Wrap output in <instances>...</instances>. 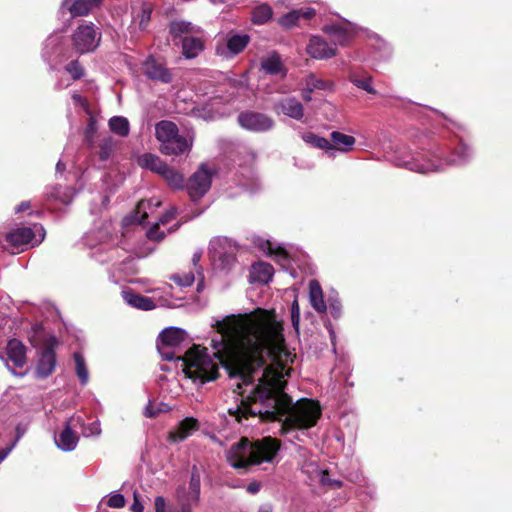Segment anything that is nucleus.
Instances as JSON below:
<instances>
[{
	"instance_id": "f257e3e1",
	"label": "nucleus",
	"mask_w": 512,
	"mask_h": 512,
	"mask_svg": "<svg viewBox=\"0 0 512 512\" xmlns=\"http://www.w3.org/2000/svg\"><path fill=\"white\" fill-rule=\"evenodd\" d=\"M213 326L219 334L211 340L213 355L198 345L184 355H177L176 350L188 334L182 328L170 326L157 339L161 358L175 359L176 368L198 386L215 380L221 364L230 378L239 380V393L247 394L244 413L262 421H277L279 435L290 443L309 438L310 428L322 415L320 405L311 399L293 403L284 392L282 374L265 364L264 353H277L284 344L283 327L275 312L258 309L249 314H230L216 319Z\"/></svg>"
},
{
	"instance_id": "f03ea898",
	"label": "nucleus",
	"mask_w": 512,
	"mask_h": 512,
	"mask_svg": "<svg viewBox=\"0 0 512 512\" xmlns=\"http://www.w3.org/2000/svg\"><path fill=\"white\" fill-rule=\"evenodd\" d=\"M448 128L455 135L454 139H421L413 143V147L398 148L391 161L398 167L422 174L442 172L448 167L469 163L473 157V149L460 135L462 127L451 122V127Z\"/></svg>"
},
{
	"instance_id": "7ed1b4c3",
	"label": "nucleus",
	"mask_w": 512,
	"mask_h": 512,
	"mask_svg": "<svg viewBox=\"0 0 512 512\" xmlns=\"http://www.w3.org/2000/svg\"><path fill=\"white\" fill-rule=\"evenodd\" d=\"M280 448V441L270 436L254 442L242 438L230 447L226 453V458L235 469H246L248 466L262 463L273 464Z\"/></svg>"
},
{
	"instance_id": "20e7f679",
	"label": "nucleus",
	"mask_w": 512,
	"mask_h": 512,
	"mask_svg": "<svg viewBox=\"0 0 512 512\" xmlns=\"http://www.w3.org/2000/svg\"><path fill=\"white\" fill-rule=\"evenodd\" d=\"M155 136L160 142V151L167 156L188 155L194 142V132H179L178 126L168 120H162L155 126Z\"/></svg>"
},
{
	"instance_id": "39448f33",
	"label": "nucleus",
	"mask_w": 512,
	"mask_h": 512,
	"mask_svg": "<svg viewBox=\"0 0 512 512\" xmlns=\"http://www.w3.org/2000/svg\"><path fill=\"white\" fill-rule=\"evenodd\" d=\"M237 245L227 237H215L209 243L208 253L215 269L232 271L237 261Z\"/></svg>"
},
{
	"instance_id": "423d86ee",
	"label": "nucleus",
	"mask_w": 512,
	"mask_h": 512,
	"mask_svg": "<svg viewBox=\"0 0 512 512\" xmlns=\"http://www.w3.org/2000/svg\"><path fill=\"white\" fill-rule=\"evenodd\" d=\"M109 239L110 237L104 229H97L86 233L83 240L84 245L91 250L90 257L102 264L117 262L121 257L122 250L109 244Z\"/></svg>"
},
{
	"instance_id": "0eeeda50",
	"label": "nucleus",
	"mask_w": 512,
	"mask_h": 512,
	"mask_svg": "<svg viewBox=\"0 0 512 512\" xmlns=\"http://www.w3.org/2000/svg\"><path fill=\"white\" fill-rule=\"evenodd\" d=\"M44 227L39 223L31 226H20L5 235V241L17 252L38 246L45 238Z\"/></svg>"
},
{
	"instance_id": "6e6552de",
	"label": "nucleus",
	"mask_w": 512,
	"mask_h": 512,
	"mask_svg": "<svg viewBox=\"0 0 512 512\" xmlns=\"http://www.w3.org/2000/svg\"><path fill=\"white\" fill-rule=\"evenodd\" d=\"M100 41L101 32L92 22L79 25L72 34V45L80 54L93 52Z\"/></svg>"
},
{
	"instance_id": "1a4fd4ad",
	"label": "nucleus",
	"mask_w": 512,
	"mask_h": 512,
	"mask_svg": "<svg viewBox=\"0 0 512 512\" xmlns=\"http://www.w3.org/2000/svg\"><path fill=\"white\" fill-rule=\"evenodd\" d=\"M214 171L206 164H200L198 169L185 182V188L192 201L201 199L211 188Z\"/></svg>"
},
{
	"instance_id": "9d476101",
	"label": "nucleus",
	"mask_w": 512,
	"mask_h": 512,
	"mask_svg": "<svg viewBox=\"0 0 512 512\" xmlns=\"http://www.w3.org/2000/svg\"><path fill=\"white\" fill-rule=\"evenodd\" d=\"M82 424L83 416L81 414H73L69 417L65 421L63 430L54 438L56 446L64 452L75 450L79 442V436L74 430Z\"/></svg>"
},
{
	"instance_id": "9b49d317",
	"label": "nucleus",
	"mask_w": 512,
	"mask_h": 512,
	"mask_svg": "<svg viewBox=\"0 0 512 512\" xmlns=\"http://www.w3.org/2000/svg\"><path fill=\"white\" fill-rule=\"evenodd\" d=\"M0 358L14 375L23 376L25 374V372L17 373L14 370L15 368H22L26 364V347L20 340H9L5 353H0Z\"/></svg>"
},
{
	"instance_id": "f8f14e48",
	"label": "nucleus",
	"mask_w": 512,
	"mask_h": 512,
	"mask_svg": "<svg viewBox=\"0 0 512 512\" xmlns=\"http://www.w3.org/2000/svg\"><path fill=\"white\" fill-rule=\"evenodd\" d=\"M238 123L242 128L257 133L269 131L274 126V121L271 117L254 111L240 113L238 115Z\"/></svg>"
},
{
	"instance_id": "ddd939ff",
	"label": "nucleus",
	"mask_w": 512,
	"mask_h": 512,
	"mask_svg": "<svg viewBox=\"0 0 512 512\" xmlns=\"http://www.w3.org/2000/svg\"><path fill=\"white\" fill-rule=\"evenodd\" d=\"M322 30L331 39L335 47L337 45L346 46L356 31L355 25L348 21L327 24Z\"/></svg>"
},
{
	"instance_id": "4468645a",
	"label": "nucleus",
	"mask_w": 512,
	"mask_h": 512,
	"mask_svg": "<svg viewBox=\"0 0 512 512\" xmlns=\"http://www.w3.org/2000/svg\"><path fill=\"white\" fill-rule=\"evenodd\" d=\"M103 0H63L60 12H69L71 17L86 16L94 9L99 8Z\"/></svg>"
},
{
	"instance_id": "2eb2a0df",
	"label": "nucleus",
	"mask_w": 512,
	"mask_h": 512,
	"mask_svg": "<svg viewBox=\"0 0 512 512\" xmlns=\"http://www.w3.org/2000/svg\"><path fill=\"white\" fill-rule=\"evenodd\" d=\"M143 71L149 79L165 84L172 82L173 79L170 70L153 56L147 57L143 62Z\"/></svg>"
},
{
	"instance_id": "dca6fc26",
	"label": "nucleus",
	"mask_w": 512,
	"mask_h": 512,
	"mask_svg": "<svg viewBox=\"0 0 512 512\" xmlns=\"http://www.w3.org/2000/svg\"><path fill=\"white\" fill-rule=\"evenodd\" d=\"M201 490V475L198 467L193 465L191 468V475L189 481V487H179L176 490V498H183L194 503H198L200 499Z\"/></svg>"
},
{
	"instance_id": "f3484780",
	"label": "nucleus",
	"mask_w": 512,
	"mask_h": 512,
	"mask_svg": "<svg viewBox=\"0 0 512 512\" xmlns=\"http://www.w3.org/2000/svg\"><path fill=\"white\" fill-rule=\"evenodd\" d=\"M57 364L56 354L51 346H45L39 354L36 365V376L45 379L52 374Z\"/></svg>"
},
{
	"instance_id": "a211bd4d",
	"label": "nucleus",
	"mask_w": 512,
	"mask_h": 512,
	"mask_svg": "<svg viewBox=\"0 0 512 512\" xmlns=\"http://www.w3.org/2000/svg\"><path fill=\"white\" fill-rule=\"evenodd\" d=\"M307 52L312 58L323 60L334 57L337 47L330 45L319 36H313L307 45Z\"/></svg>"
},
{
	"instance_id": "6ab92c4d",
	"label": "nucleus",
	"mask_w": 512,
	"mask_h": 512,
	"mask_svg": "<svg viewBox=\"0 0 512 512\" xmlns=\"http://www.w3.org/2000/svg\"><path fill=\"white\" fill-rule=\"evenodd\" d=\"M199 429V422L196 418L186 417L178 423L174 430L168 434V441L179 443L190 437Z\"/></svg>"
},
{
	"instance_id": "aec40b11",
	"label": "nucleus",
	"mask_w": 512,
	"mask_h": 512,
	"mask_svg": "<svg viewBox=\"0 0 512 512\" xmlns=\"http://www.w3.org/2000/svg\"><path fill=\"white\" fill-rule=\"evenodd\" d=\"M295 449L298 454L301 472L306 474L311 481H316L322 470L317 461L311 457L310 452L304 446L296 445Z\"/></svg>"
},
{
	"instance_id": "412c9836",
	"label": "nucleus",
	"mask_w": 512,
	"mask_h": 512,
	"mask_svg": "<svg viewBox=\"0 0 512 512\" xmlns=\"http://www.w3.org/2000/svg\"><path fill=\"white\" fill-rule=\"evenodd\" d=\"M63 42V37L54 33L47 37L42 48V58L45 62L50 65L51 69H54L53 63H57L59 51Z\"/></svg>"
},
{
	"instance_id": "4be33fe9",
	"label": "nucleus",
	"mask_w": 512,
	"mask_h": 512,
	"mask_svg": "<svg viewBox=\"0 0 512 512\" xmlns=\"http://www.w3.org/2000/svg\"><path fill=\"white\" fill-rule=\"evenodd\" d=\"M122 298L126 304L133 308H137L143 311H151L157 307V303L152 297L143 296L134 293L131 290H123Z\"/></svg>"
},
{
	"instance_id": "5701e85b",
	"label": "nucleus",
	"mask_w": 512,
	"mask_h": 512,
	"mask_svg": "<svg viewBox=\"0 0 512 512\" xmlns=\"http://www.w3.org/2000/svg\"><path fill=\"white\" fill-rule=\"evenodd\" d=\"M260 68L263 72L269 75H286V69L281 56L275 51L270 52L261 58Z\"/></svg>"
},
{
	"instance_id": "b1692460",
	"label": "nucleus",
	"mask_w": 512,
	"mask_h": 512,
	"mask_svg": "<svg viewBox=\"0 0 512 512\" xmlns=\"http://www.w3.org/2000/svg\"><path fill=\"white\" fill-rule=\"evenodd\" d=\"M254 245L265 253L268 256H275L279 261H287L288 253L281 246H276L275 243L271 242L269 239H264L262 237H255L253 239Z\"/></svg>"
},
{
	"instance_id": "393cba45",
	"label": "nucleus",
	"mask_w": 512,
	"mask_h": 512,
	"mask_svg": "<svg viewBox=\"0 0 512 512\" xmlns=\"http://www.w3.org/2000/svg\"><path fill=\"white\" fill-rule=\"evenodd\" d=\"M309 302L311 307L318 313H324L327 311V304L324 301L323 290L320 283L313 279L309 281Z\"/></svg>"
},
{
	"instance_id": "a878e982",
	"label": "nucleus",
	"mask_w": 512,
	"mask_h": 512,
	"mask_svg": "<svg viewBox=\"0 0 512 512\" xmlns=\"http://www.w3.org/2000/svg\"><path fill=\"white\" fill-rule=\"evenodd\" d=\"M279 109L284 115L295 119L301 120L304 115L303 105L294 97H287L277 103Z\"/></svg>"
},
{
	"instance_id": "bb28decb",
	"label": "nucleus",
	"mask_w": 512,
	"mask_h": 512,
	"mask_svg": "<svg viewBox=\"0 0 512 512\" xmlns=\"http://www.w3.org/2000/svg\"><path fill=\"white\" fill-rule=\"evenodd\" d=\"M274 275V268L266 262H257L252 265L250 271L251 282L268 284Z\"/></svg>"
},
{
	"instance_id": "cd10ccee",
	"label": "nucleus",
	"mask_w": 512,
	"mask_h": 512,
	"mask_svg": "<svg viewBox=\"0 0 512 512\" xmlns=\"http://www.w3.org/2000/svg\"><path fill=\"white\" fill-rule=\"evenodd\" d=\"M331 147H333V156H335V152L347 153L353 149V146L356 143V139L353 136L344 134L339 131H333L330 134Z\"/></svg>"
},
{
	"instance_id": "c85d7f7f",
	"label": "nucleus",
	"mask_w": 512,
	"mask_h": 512,
	"mask_svg": "<svg viewBox=\"0 0 512 512\" xmlns=\"http://www.w3.org/2000/svg\"><path fill=\"white\" fill-rule=\"evenodd\" d=\"M173 286L165 283L160 287L149 290L152 293L153 299L157 303V307L171 308L174 306Z\"/></svg>"
},
{
	"instance_id": "c756f323",
	"label": "nucleus",
	"mask_w": 512,
	"mask_h": 512,
	"mask_svg": "<svg viewBox=\"0 0 512 512\" xmlns=\"http://www.w3.org/2000/svg\"><path fill=\"white\" fill-rule=\"evenodd\" d=\"M204 49L203 40L195 36H184L182 38V54L186 59L197 57Z\"/></svg>"
},
{
	"instance_id": "7c9ffc66",
	"label": "nucleus",
	"mask_w": 512,
	"mask_h": 512,
	"mask_svg": "<svg viewBox=\"0 0 512 512\" xmlns=\"http://www.w3.org/2000/svg\"><path fill=\"white\" fill-rule=\"evenodd\" d=\"M160 176L165 180L167 185L174 190H183L185 188L184 175L177 169L166 164L161 171Z\"/></svg>"
},
{
	"instance_id": "2f4dec72",
	"label": "nucleus",
	"mask_w": 512,
	"mask_h": 512,
	"mask_svg": "<svg viewBox=\"0 0 512 512\" xmlns=\"http://www.w3.org/2000/svg\"><path fill=\"white\" fill-rule=\"evenodd\" d=\"M46 195L50 199L59 201L62 204L68 205L72 202L75 196V190L71 187H63L61 185L49 186L46 189Z\"/></svg>"
},
{
	"instance_id": "473e14b6",
	"label": "nucleus",
	"mask_w": 512,
	"mask_h": 512,
	"mask_svg": "<svg viewBox=\"0 0 512 512\" xmlns=\"http://www.w3.org/2000/svg\"><path fill=\"white\" fill-rule=\"evenodd\" d=\"M137 163L140 167L159 175L166 166V163L159 156L152 153H144L140 155L137 159Z\"/></svg>"
},
{
	"instance_id": "72a5a7b5",
	"label": "nucleus",
	"mask_w": 512,
	"mask_h": 512,
	"mask_svg": "<svg viewBox=\"0 0 512 512\" xmlns=\"http://www.w3.org/2000/svg\"><path fill=\"white\" fill-rule=\"evenodd\" d=\"M161 201L160 199L153 197L148 200H142L138 203L136 209V220L140 224H144L149 217V214H152L154 210L160 207Z\"/></svg>"
},
{
	"instance_id": "f704fd0d",
	"label": "nucleus",
	"mask_w": 512,
	"mask_h": 512,
	"mask_svg": "<svg viewBox=\"0 0 512 512\" xmlns=\"http://www.w3.org/2000/svg\"><path fill=\"white\" fill-rule=\"evenodd\" d=\"M152 6L148 3H143L139 11L132 12V24L138 28L139 31H145L151 19Z\"/></svg>"
},
{
	"instance_id": "c9c22d12",
	"label": "nucleus",
	"mask_w": 512,
	"mask_h": 512,
	"mask_svg": "<svg viewBox=\"0 0 512 512\" xmlns=\"http://www.w3.org/2000/svg\"><path fill=\"white\" fill-rule=\"evenodd\" d=\"M302 139L310 146L324 150L327 155L333 156V147L328 139L311 132L304 133Z\"/></svg>"
},
{
	"instance_id": "e433bc0d",
	"label": "nucleus",
	"mask_w": 512,
	"mask_h": 512,
	"mask_svg": "<svg viewBox=\"0 0 512 512\" xmlns=\"http://www.w3.org/2000/svg\"><path fill=\"white\" fill-rule=\"evenodd\" d=\"M250 37L247 34H234L227 39L229 56H235L242 52L248 45Z\"/></svg>"
},
{
	"instance_id": "4c0bfd02",
	"label": "nucleus",
	"mask_w": 512,
	"mask_h": 512,
	"mask_svg": "<svg viewBox=\"0 0 512 512\" xmlns=\"http://www.w3.org/2000/svg\"><path fill=\"white\" fill-rule=\"evenodd\" d=\"M273 16L272 7L267 3H262L254 7L251 12V21L255 25L267 23Z\"/></svg>"
},
{
	"instance_id": "58836bf2",
	"label": "nucleus",
	"mask_w": 512,
	"mask_h": 512,
	"mask_svg": "<svg viewBox=\"0 0 512 512\" xmlns=\"http://www.w3.org/2000/svg\"><path fill=\"white\" fill-rule=\"evenodd\" d=\"M111 132L120 137H127L130 132V124L124 116H113L108 121Z\"/></svg>"
},
{
	"instance_id": "ea45409f",
	"label": "nucleus",
	"mask_w": 512,
	"mask_h": 512,
	"mask_svg": "<svg viewBox=\"0 0 512 512\" xmlns=\"http://www.w3.org/2000/svg\"><path fill=\"white\" fill-rule=\"evenodd\" d=\"M349 81L357 88L366 91L369 94H376L377 91L373 87V78L368 74L351 73Z\"/></svg>"
},
{
	"instance_id": "a19ab883",
	"label": "nucleus",
	"mask_w": 512,
	"mask_h": 512,
	"mask_svg": "<svg viewBox=\"0 0 512 512\" xmlns=\"http://www.w3.org/2000/svg\"><path fill=\"white\" fill-rule=\"evenodd\" d=\"M73 357L75 361L76 375L78 376L81 385L85 386L89 381V372L85 363V359L79 352H75Z\"/></svg>"
},
{
	"instance_id": "79ce46f5",
	"label": "nucleus",
	"mask_w": 512,
	"mask_h": 512,
	"mask_svg": "<svg viewBox=\"0 0 512 512\" xmlns=\"http://www.w3.org/2000/svg\"><path fill=\"white\" fill-rule=\"evenodd\" d=\"M118 142L111 136L105 137L99 144V159L107 161L113 155Z\"/></svg>"
},
{
	"instance_id": "37998d69",
	"label": "nucleus",
	"mask_w": 512,
	"mask_h": 512,
	"mask_svg": "<svg viewBox=\"0 0 512 512\" xmlns=\"http://www.w3.org/2000/svg\"><path fill=\"white\" fill-rule=\"evenodd\" d=\"M198 277L195 272L189 271L185 273H175L170 276V280L175 282L180 287H189Z\"/></svg>"
},
{
	"instance_id": "c03bdc74",
	"label": "nucleus",
	"mask_w": 512,
	"mask_h": 512,
	"mask_svg": "<svg viewBox=\"0 0 512 512\" xmlns=\"http://www.w3.org/2000/svg\"><path fill=\"white\" fill-rule=\"evenodd\" d=\"M78 429L81 430V434L84 438L98 437L101 435V424L99 420H95L92 423L86 424L83 419V424L78 425Z\"/></svg>"
},
{
	"instance_id": "a18cd8bd",
	"label": "nucleus",
	"mask_w": 512,
	"mask_h": 512,
	"mask_svg": "<svg viewBox=\"0 0 512 512\" xmlns=\"http://www.w3.org/2000/svg\"><path fill=\"white\" fill-rule=\"evenodd\" d=\"M202 250H197L193 253L192 256V266L194 268V271L198 277V283H197V291H201L204 287V270L202 266L199 264L201 257H202Z\"/></svg>"
},
{
	"instance_id": "49530a36",
	"label": "nucleus",
	"mask_w": 512,
	"mask_h": 512,
	"mask_svg": "<svg viewBox=\"0 0 512 512\" xmlns=\"http://www.w3.org/2000/svg\"><path fill=\"white\" fill-rule=\"evenodd\" d=\"M327 309L334 319H338L342 315V304L337 292L333 291L327 298Z\"/></svg>"
},
{
	"instance_id": "de8ad7c7",
	"label": "nucleus",
	"mask_w": 512,
	"mask_h": 512,
	"mask_svg": "<svg viewBox=\"0 0 512 512\" xmlns=\"http://www.w3.org/2000/svg\"><path fill=\"white\" fill-rule=\"evenodd\" d=\"M193 30L194 26L187 21H175L172 22L170 26V33L174 37H181L183 34L192 32Z\"/></svg>"
},
{
	"instance_id": "09e8293b",
	"label": "nucleus",
	"mask_w": 512,
	"mask_h": 512,
	"mask_svg": "<svg viewBox=\"0 0 512 512\" xmlns=\"http://www.w3.org/2000/svg\"><path fill=\"white\" fill-rule=\"evenodd\" d=\"M306 86L310 90H328L331 89L333 84L323 79L317 78L314 74H310L306 78Z\"/></svg>"
},
{
	"instance_id": "8fccbe9b",
	"label": "nucleus",
	"mask_w": 512,
	"mask_h": 512,
	"mask_svg": "<svg viewBox=\"0 0 512 512\" xmlns=\"http://www.w3.org/2000/svg\"><path fill=\"white\" fill-rule=\"evenodd\" d=\"M64 70L71 75L72 80H79L85 74L84 68L78 60H72L66 64Z\"/></svg>"
},
{
	"instance_id": "3c124183",
	"label": "nucleus",
	"mask_w": 512,
	"mask_h": 512,
	"mask_svg": "<svg viewBox=\"0 0 512 512\" xmlns=\"http://www.w3.org/2000/svg\"><path fill=\"white\" fill-rule=\"evenodd\" d=\"M299 19V12L295 9L283 15L279 19V24L286 29H291L297 25Z\"/></svg>"
},
{
	"instance_id": "603ef678",
	"label": "nucleus",
	"mask_w": 512,
	"mask_h": 512,
	"mask_svg": "<svg viewBox=\"0 0 512 512\" xmlns=\"http://www.w3.org/2000/svg\"><path fill=\"white\" fill-rule=\"evenodd\" d=\"M126 500L121 493L112 492L106 502L110 508H122L125 506Z\"/></svg>"
},
{
	"instance_id": "864d4df0",
	"label": "nucleus",
	"mask_w": 512,
	"mask_h": 512,
	"mask_svg": "<svg viewBox=\"0 0 512 512\" xmlns=\"http://www.w3.org/2000/svg\"><path fill=\"white\" fill-rule=\"evenodd\" d=\"M345 478L358 486H366L367 479L363 475V473L359 470L351 471L345 475Z\"/></svg>"
},
{
	"instance_id": "5fc2aeb1",
	"label": "nucleus",
	"mask_w": 512,
	"mask_h": 512,
	"mask_svg": "<svg viewBox=\"0 0 512 512\" xmlns=\"http://www.w3.org/2000/svg\"><path fill=\"white\" fill-rule=\"evenodd\" d=\"M159 224L160 222L157 221L156 223L153 224L152 227H150L147 230L146 235L150 240L161 241L164 239L165 233L163 231H160Z\"/></svg>"
},
{
	"instance_id": "6e6d98bb",
	"label": "nucleus",
	"mask_w": 512,
	"mask_h": 512,
	"mask_svg": "<svg viewBox=\"0 0 512 512\" xmlns=\"http://www.w3.org/2000/svg\"><path fill=\"white\" fill-rule=\"evenodd\" d=\"M88 123L85 129V137L87 140H92L97 130V121L95 117L89 112Z\"/></svg>"
},
{
	"instance_id": "4d7b16f0",
	"label": "nucleus",
	"mask_w": 512,
	"mask_h": 512,
	"mask_svg": "<svg viewBox=\"0 0 512 512\" xmlns=\"http://www.w3.org/2000/svg\"><path fill=\"white\" fill-rule=\"evenodd\" d=\"M378 49H379V53L376 55L377 59H379V60H387V59H389L391 57L392 49L385 42L380 41L379 45H378Z\"/></svg>"
},
{
	"instance_id": "13d9d810",
	"label": "nucleus",
	"mask_w": 512,
	"mask_h": 512,
	"mask_svg": "<svg viewBox=\"0 0 512 512\" xmlns=\"http://www.w3.org/2000/svg\"><path fill=\"white\" fill-rule=\"evenodd\" d=\"M334 479L330 478L328 470H321L319 475L316 478V481L319 482L321 486L329 487L331 485V482H333Z\"/></svg>"
},
{
	"instance_id": "bf43d9fd",
	"label": "nucleus",
	"mask_w": 512,
	"mask_h": 512,
	"mask_svg": "<svg viewBox=\"0 0 512 512\" xmlns=\"http://www.w3.org/2000/svg\"><path fill=\"white\" fill-rule=\"evenodd\" d=\"M71 98L76 106L82 107L87 113H89L88 104L85 98L76 92L72 93Z\"/></svg>"
},
{
	"instance_id": "052dcab7",
	"label": "nucleus",
	"mask_w": 512,
	"mask_h": 512,
	"mask_svg": "<svg viewBox=\"0 0 512 512\" xmlns=\"http://www.w3.org/2000/svg\"><path fill=\"white\" fill-rule=\"evenodd\" d=\"M176 499L180 506L179 512H192V507L197 504V503L191 502V501L183 499V498H176Z\"/></svg>"
},
{
	"instance_id": "680f3d73",
	"label": "nucleus",
	"mask_w": 512,
	"mask_h": 512,
	"mask_svg": "<svg viewBox=\"0 0 512 512\" xmlns=\"http://www.w3.org/2000/svg\"><path fill=\"white\" fill-rule=\"evenodd\" d=\"M176 208L175 207H172L170 208L169 210H167L159 219L158 221L161 223V224H165V223H168L169 221H171L175 215H176Z\"/></svg>"
},
{
	"instance_id": "e2e57ef3",
	"label": "nucleus",
	"mask_w": 512,
	"mask_h": 512,
	"mask_svg": "<svg viewBox=\"0 0 512 512\" xmlns=\"http://www.w3.org/2000/svg\"><path fill=\"white\" fill-rule=\"evenodd\" d=\"M297 12H299V17L304 19H311L316 13L315 9L311 7L297 9Z\"/></svg>"
},
{
	"instance_id": "0e129e2a",
	"label": "nucleus",
	"mask_w": 512,
	"mask_h": 512,
	"mask_svg": "<svg viewBox=\"0 0 512 512\" xmlns=\"http://www.w3.org/2000/svg\"><path fill=\"white\" fill-rule=\"evenodd\" d=\"M155 512H165L166 500L163 496H157L154 500Z\"/></svg>"
},
{
	"instance_id": "69168bd1",
	"label": "nucleus",
	"mask_w": 512,
	"mask_h": 512,
	"mask_svg": "<svg viewBox=\"0 0 512 512\" xmlns=\"http://www.w3.org/2000/svg\"><path fill=\"white\" fill-rule=\"evenodd\" d=\"M130 510L132 512H143L144 511V506H143L142 502L140 501V499L137 495V492H134V500L130 507Z\"/></svg>"
},
{
	"instance_id": "338daca9",
	"label": "nucleus",
	"mask_w": 512,
	"mask_h": 512,
	"mask_svg": "<svg viewBox=\"0 0 512 512\" xmlns=\"http://www.w3.org/2000/svg\"><path fill=\"white\" fill-rule=\"evenodd\" d=\"M325 327L328 330L332 345H333V351L336 352V333L334 331L333 325L330 321L325 322Z\"/></svg>"
},
{
	"instance_id": "774afa93",
	"label": "nucleus",
	"mask_w": 512,
	"mask_h": 512,
	"mask_svg": "<svg viewBox=\"0 0 512 512\" xmlns=\"http://www.w3.org/2000/svg\"><path fill=\"white\" fill-rule=\"evenodd\" d=\"M241 186L244 187L245 190H248L250 192H254L259 188V184L256 180H252L251 183L241 182Z\"/></svg>"
}]
</instances>
